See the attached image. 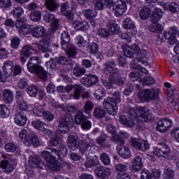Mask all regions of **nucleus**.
<instances>
[{
  "mask_svg": "<svg viewBox=\"0 0 179 179\" xmlns=\"http://www.w3.org/2000/svg\"><path fill=\"white\" fill-rule=\"evenodd\" d=\"M0 166L6 173H12L15 170V164L11 160H3L1 162Z\"/></svg>",
  "mask_w": 179,
  "mask_h": 179,
  "instance_id": "obj_27",
  "label": "nucleus"
},
{
  "mask_svg": "<svg viewBox=\"0 0 179 179\" xmlns=\"http://www.w3.org/2000/svg\"><path fill=\"white\" fill-rule=\"evenodd\" d=\"M123 27L124 29H127L128 30H131V33L132 36H135L137 33L136 27L135 26V23L134 21L129 17H127L123 21Z\"/></svg>",
  "mask_w": 179,
  "mask_h": 179,
  "instance_id": "obj_23",
  "label": "nucleus"
},
{
  "mask_svg": "<svg viewBox=\"0 0 179 179\" xmlns=\"http://www.w3.org/2000/svg\"><path fill=\"white\" fill-rule=\"evenodd\" d=\"M141 174V179H151L152 177V173L148 169H143Z\"/></svg>",
  "mask_w": 179,
  "mask_h": 179,
  "instance_id": "obj_64",
  "label": "nucleus"
},
{
  "mask_svg": "<svg viewBox=\"0 0 179 179\" xmlns=\"http://www.w3.org/2000/svg\"><path fill=\"white\" fill-rule=\"evenodd\" d=\"M3 101L6 104H10L13 101V92L6 89L2 92Z\"/></svg>",
  "mask_w": 179,
  "mask_h": 179,
  "instance_id": "obj_31",
  "label": "nucleus"
},
{
  "mask_svg": "<svg viewBox=\"0 0 179 179\" xmlns=\"http://www.w3.org/2000/svg\"><path fill=\"white\" fill-rule=\"evenodd\" d=\"M115 169L117 173H124L128 170V165L119 163L115 165Z\"/></svg>",
  "mask_w": 179,
  "mask_h": 179,
  "instance_id": "obj_56",
  "label": "nucleus"
},
{
  "mask_svg": "<svg viewBox=\"0 0 179 179\" xmlns=\"http://www.w3.org/2000/svg\"><path fill=\"white\" fill-rule=\"evenodd\" d=\"M141 83L144 86H152L155 85V80L152 77H145L141 80Z\"/></svg>",
  "mask_w": 179,
  "mask_h": 179,
  "instance_id": "obj_54",
  "label": "nucleus"
},
{
  "mask_svg": "<svg viewBox=\"0 0 179 179\" xmlns=\"http://www.w3.org/2000/svg\"><path fill=\"white\" fill-rule=\"evenodd\" d=\"M77 125H81V129L83 131H89L92 128V122L87 119L83 120H80V124H77Z\"/></svg>",
  "mask_w": 179,
  "mask_h": 179,
  "instance_id": "obj_48",
  "label": "nucleus"
},
{
  "mask_svg": "<svg viewBox=\"0 0 179 179\" xmlns=\"http://www.w3.org/2000/svg\"><path fill=\"white\" fill-rule=\"evenodd\" d=\"M117 153L122 157V159H129L132 154L131 153V150L127 146L123 145H118L116 147Z\"/></svg>",
  "mask_w": 179,
  "mask_h": 179,
  "instance_id": "obj_21",
  "label": "nucleus"
},
{
  "mask_svg": "<svg viewBox=\"0 0 179 179\" xmlns=\"http://www.w3.org/2000/svg\"><path fill=\"white\" fill-rule=\"evenodd\" d=\"M94 96L97 100L103 99V96H104V90H103L101 87H98V88L95 90Z\"/></svg>",
  "mask_w": 179,
  "mask_h": 179,
  "instance_id": "obj_60",
  "label": "nucleus"
},
{
  "mask_svg": "<svg viewBox=\"0 0 179 179\" xmlns=\"http://www.w3.org/2000/svg\"><path fill=\"white\" fill-rule=\"evenodd\" d=\"M44 120L46 121H48V122H51V121H54V114H52L50 111L49 110H45L43 113V116Z\"/></svg>",
  "mask_w": 179,
  "mask_h": 179,
  "instance_id": "obj_61",
  "label": "nucleus"
},
{
  "mask_svg": "<svg viewBox=\"0 0 179 179\" xmlns=\"http://www.w3.org/2000/svg\"><path fill=\"white\" fill-rule=\"evenodd\" d=\"M73 90L74 92L73 97H74L75 100H79V99H80V93H83V92H85V90L84 87L80 84H74Z\"/></svg>",
  "mask_w": 179,
  "mask_h": 179,
  "instance_id": "obj_35",
  "label": "nucleus"
},
{
  "mask_svg": "<svg viewBox=\"0 0 179 179\" xmlns=\"http://www.w3.org/2000/svg\"><path fill=\"white\" fill-rule=\"evenodd\" d=\"M97 34L98 36H100V37H110V31L108 30L104 29V28H101L97 31Z\"/></svg>",
  "mask_w": 179,
  "mask_h": 179,
  "instance_id": "obj_63",
  "label": "nucleus"
},
{
  "mask_svg": "<svg viewBox=\"0 0 179 179\" xmlns=\"http://www.w3.org/2000/svg\"><path fill=\"white\" fill-rule=\"evenodd\" d=\"M85 143V141H82L80 143V141H79V138L78 137H75L73 135L69 136L67 138V145L69 149L71 150H76L80 146L82 145V143Z\"/></svg>",
  "mask_w": 179,
  "mask_h": 179,
  "instance_id": "obj_19",
  "label": "nucleus"
},
{
  "mask_svg": "<svg viewBox=\"0 0 179 179\" xmlns=\"http://www.w3.org/2000/svg\"><path fill=\"white\" fill-rule=\"evenodd\" d=\"M151 11L148 7H143L139 13L140 17L142 20H146L150 16Z\"/></svg>",
  "mask_w": 179,
  "mask_h": 179,
  "instance_id": "obj_47",
  "label": "nucleus"
},
{
  "mask_svg": "<svg viewBox=\"0 0 179 179\" xmlns=\"http://www.w3.org/2000/svg\"><path fill=\"white\" fill-rule=\"evenodd\" d=\"M9 114H10V111L8 106L5 104L0 105V117L1 118H8L9 117Z\"/></svg>",
  "mask_w": 179,
  "mask_h": 179,
  "instance_id": "obj_44",
  "label": "nucleus"
},
{
  "mask_svg": "<svg viewBox=\"0 0 179 179\" xmlns=\"http://www.w3.org/2000/svg\"><path fill=\"white\" fill-rule=\"evenodd\" d=\"M87 50L90 54H96L99 51V45L96 43H92L87 46Z\"/></svg>",
  "mask_w": 179,
  "mask_h": 179,
  "instance_id": "obj_57",
  "label": "nucleus"
},
{
  "mask_svg": "<svg viewBox=\"0 0 179 179\" xmlns=\"http://www.w3.org/2000/svg\"><path fill=\"white\" fill-rule=\"evenodd\" d=\"M24 13L23 8L20 6L15 7L10 12V15L15 19H19Z\"/></svg>",
  "mask_w": 179,
  "mask_h": 179,
  "instance_id": "obj_41",
  "label": "nucleus"
},
{
  "mask_svg": "<svg viewBox=\"0 0 179 179\" xmlns=\"http://www.w3.org/2000/svg\"><path fill=\"white\" fill-rule=\"evenodd\" d=\"M164 13L163 12V10L160 8H155L154 11L152 13L150 21L153 24H155V23H157L162 17H163V14Z\"/></svg>",
  "mask_w": 179,
  "mask_h": 179,
  "instance_id": "obj_28",
  "label": "nucleus"
},
{
  "mask_svg": "<svg viewBox=\"0 0 179 179\" xmlns=\"http://www.w3.org/2000/svg\"><path fill=\"white\" fill-rule=\"evenodd\" d=\"M163 8L165 10H169L171 13H177L178 12V4L171 3V4H164Z\"/></svg>",
  "mask_w": 179,
  "mask_h": 179,
  "instance_id": "obj_42",
  "label": "nucleus"
},
{
  "mask_svg": "<svg viewBox=\"0 0 179 179\" xmlns=\"http://www.w3.org/2000/svg\"><path fill=\"white\" fill-rule=\"evenodd\" d=\"M154 155L158 157H164L165 159H170L171 156V149L166 143H159L154 147Z\"/></svg>",
  "mask_w": 179,
  "mask_h": 179,
  "instance_id": "obj_11",
  "label": "nucleus"
},
{
  "mask_svg": "<svg viewBox=\"0 0 179 179\" xmlns=\"http://www.w3.org/2000/svg\"><path fill=\"white\" fill-rule=\"evenodd\" d=\"M120 122L127 128H134L135 127V120L129 115H122L120 116Z\"/></svg>",
  "mask_w": 179,
  "mask_h": 179,
  "instance_id": "obj_22",
  "label": "nucleus"
},
{
  "mask_svg": "<svg viewBox=\"0 0 179 179\" xmlns=\"http://www.w3.org/2000/svg\"><path fill=\"white\" fill-rule=\"evenodd\" d=\"M73 73L76 78H81V76L86 73V70L80 66H76L73 69Z\"/></svg>",
  "mask_w": 179,
  "mask_h": 179,
  "instance_id": "obj_43",
  "label": "nucleus"
},
{
  "mask_svg": "<svg viewBox=\"0 0 179 179\" xmlns=\"http://www.w3.org/2000/svg\"><path fill=\"white\" fill-rule=\"evenodd\" d=\"M27 146H30L33 145L34 146H38L40 145V141L38 140V137L36 135V133L31 132L30 134L28 142L25 144Z\"/></svg>",
  "mask_w": 179,
  "mask_h": 179,
  "instance_id": "obj_36",
  "label": "nucleus"
},
{
  "mask_svg": "<svg viewBox=\"0 0 179 179\" xmlns=\"http://www.w3.org/2000/svg\"><path fill=\"white\" fill-rule=\"evenodd\" d=\"M173 127V122L169 119H162L157 123V129L159 132H166Z\"/></svg>",
  "mask_w": 179,
  "mask_h": 179,
  "instance_id": "obj_18",
  "label": "nucleus"
},
{
  "mask_svg": "<svg viewBox=\"0 0 179 179\" xmlns=\"http://www.w3.org/2000/svg\"><path fill=\"white\" fill-rule=\"evenodd\" d=\"M33 51H34V49L31 45H25L22 47L20 50V59L22 64L26 63L27 58L33 55Z\"/></svg>",
  "mask_w": 179,
  "mask_h": 179,
  "instance_id": "obj_17",
  "label": "nucleus"
},
{
  "mask_svg": "<svg viewBox=\"0 0 179 179\" xmlns=\"http://www.w3.org/2000/svg\"><path fill=\"white\" fill-rule=\"evenodd\" d=\"M94 115L96 118H104L107 115V111L104 110L101 106L95 107L94 109Z\"/></svg>",
  "mask_w": 179,
  "mask_h": 179,
  "instance_id": "obj_38",
  "label": "nucleus"
},
{
  "mask_svg": "<svg viewBox=\"0 0 179 179\" xmlns=\"http://www.w3.org/2000/svg\"><path fill=\"white\" fill-rule=\"evenodd\" d=\"M80 152L81 155H85L87 159L85 166L87 169H92V167H96V166L100 164L99 157L94 155L96 147L93 143H83L80 147Z\"/></svg>",
  "mask_w": 179,
  "mask_h": 179,
  "instance_id": "obj_1",
  "label": "nucleus"
},
{
  "mask_svg": "<svg viewBox=\"0 0 179 179\" xmlns=\"http://www.w3.org/2000/svg\"><path fill=\"white\" fill-rule=\"evenodd\" d=\"M51 38L44 36L38 43V48L42 52H51Z\"/></svg>",
  "mask_w": 179,
  "mask_h": 179,
  "instance_id": "obj_16",
  "label": "nucleus"
},
{
  "mask_svg": "<svg viewBox=\"0 0 179 179\" xmlns=\"http://www.w3.org/2000/svg\"><path fill=\"white\" fill-rule=\"evenodd\" d=\"M29 166H31V167L43 169V162L39 157H37V155H32L29 157Z\"/></svg>",
  "mask_w": 179,
  "mask_h": 179,
  "instance_id": "obj_29",
  "label": "nucleus"
},
{
  "mask_svg": "<svg viewBox=\"0 0 179 179\" xmlns=\"http://www.w3.org/2000/svg\"><path fill=\"white\" fill-rule=\"evenodd\" d=\"M112 97H107L103 100V107L110 115H117L118 105L121 103V92L115 91L111 94Z\"/></svg>",
  "mask_w": 179,
  "mask_h": 179,
  "instance_id": "obj_4",
  "label": "nucleus"
},
{
  "mask_svg": "<svg viewBox=\"0 0 179 179\" xmlns=\"http://www.w3.org/2000/svg\"><path fill=\"white\" fill-rule=\"evenodd\" d=\"M138 112L140 113V115L142 118L145 120H153V114L149 112V108L146 107H139Z\"/></svg>",
  "mask_w": 179,
  "mask_h": 179,
  "instance_id": "obj_33",
  "label": "nucleus"
},
{
  "mask_svg": "<svg viewBox=\"0 0 179 179\" xmlns=\"http://www.w3.org/2000/svg\"><path fill=\"white\" fill-rule=\"evenodd\" d=\"M138 97L141 101H152L159 99V89H145L138 93Z\"/></svg>",
  "mask_w": 179,
  "mask_h": 179,
  "instance_id": "obj_9",
  "label": "nucleus"
},
{
  "mask_svg": "<svg viewBox=\"0 0 179 179\" xmlns=\"http://www.w3.org/2000/svg\"><path fill=\"white\" fill-rule=\"evenodd\" d=\"M100 160L104 166H110L111 163V159H110V155L107 152H102L100 156Z\"/></svg>",
  "mask_w": 179,
  "mask_h": 179,
  "instance_id": "obj_46",
  "label": "nucleus"
},
{
  "mask_svg": "<svg viewBox=\"0 0 179 179\" xmlns=\"http://www.w3.org/2000/svg\"><path fill=\"white\" fill-rule=\"evenodd\" d=\"M27 92L28 94L31 97H36L37 96V93H38V90H37V87L35 85L30 86L27 88Z\"/></svg>",
  "mask_w": 179,
  "mask_h": 179,
  "instance_id": "obj_58",
  "label": "nucleus"
},
{
  "mask_svg": "<svg viewBox=\"0 0 179 179\" xmlns=\"http://www.w3.org/2000/svg\"><path fill=\"white\" fill-rule=\"evenodd\" d=\"M73 26L78 31H85L87 30V23L83 21H75L73 23Z\"/></svg>",
  "mask_w": 179,
  "mask_h": 179,
  "instance_id": "obj_40",
  "label": "nucleus"
},
{
  "mask_svg": "<svg viewBox=\"0 0 179 179\" xmlns=\"http://www.w3.org/2000/svg\"><path fill=\"white\" fill-rule=\"evenodd\" d=\"M5 150L10 153H15L16 156L20 155V148L14 143H8L4 145Z\"/></svg>",
  "mask_w": 179,
  "mask_h": 179,
  "instance_id": "obj_26",
  "label": "nucleus"
},
{
  "mask_svg": "<svg viewBox=\"0 0 179 179\" xmlns=\"http://www.w3.org/2000/svg\"><path fill=\"white\" fill-rule=\"evenodd\" d=\"M176 34L179 36L178 28L176 26H173L170 28L169 31H165L164 34V37H165L166 40H169V44H171V45H174V44L177 43V38L176 37ZM157 37H158L157 39V44L160 45V44L163 43V35L158 34Z\"/></svg>",
  "mask_w": 179,
  "mask_h": 179,
  "instance_id": "obj_7",
  "label": "nucleus"
},
{
  "mask_svg": "<svg viewBox=\"0 0 179 179\" xmlns=\"http://www.w3.org/2000/svg\"><path fill=\"white\" fill-rule=\"evenodd\" d=\"M66 50V54L69 58H73V59H75V58H76V55H78V48H76L73 45H69Z\"/></svg>",
  "mask_w": 179,
  "mask_h": 179,
  "instance_id": "obj_39",
  "label": "nucleus"
},
{
  "mask_svg": "<svg viewBox=\"0 0 179 179\" xmlns=\"http://www.w3.org/2000/svg\"><path fill=\"white\" fill-rule=\"evenodd\" d=\"M103 73L108 76H121L124 71L117 68V63L114 60H109L105 63Z\"/></svg>",
  "mask_w": 179,
  "mask_h": 179,
  "instance_id": "obj_10",
  "label": "nucleus"
},
{
  "mask_svg": "<svg viewBox=\"0 0 179 179\" xmlns=\"http://www.w3.org/2000/svg\"><path fill=\"white\" fill-rule=\"evenodd\" d=\"M14 121L17 125H20V127H23V125L26 124L27 122V117L24 115L23 112H19L15 117Z\"/></svg>",
  "mask_w": 179,
  "mask_h": 179,
  "instance_id": "obj_32",
  "label": "nucleus"
},
{
  "mask_svg": "<svg viewBox=\"0 0 179 179\" xmlns=\"http://www.w3.org/2000/svg\"><path fill=\"white\" fill-rule=\"evenodd\" d=\"M31 20L33 22H38L41 19V13L40 11H34L30 14Z\"/></svg>",
  "mask_w": 179,
  "mask_h": 179,
  "instance_id": "obj_59",
  "label": "nucleus"
},
{
  "mask_svg": "<svg viewBox=\"0 0 179 179\" xmlns=\"http://www.w3.org/2000/svg\"><path fill=\"white\" fill-rule=\"evenodd\" d=\"M43 20H45L46 23H50L51 22L52 23L54 20H58V19L55 18V15L47 13V14H45L43 17Z\"/></svg>",
  "mask_w": 179,
  "mask_h": 179,
  "instance_id": "obj_62",
  "label": "nucleus"
},
{
  "mask_svg": "<svg viewBox=\"0 0 179 179\" xmlns=\"http://www.w3.org/2000/svg\"><path fill=\"white\" fill-rule=\"evenodd\" d=\"M131 0H120L117 1L115 8V15L117 17L122 16L127 12V4L129 3Z\"/></svg>",
  "mask_w": 179,
  "mask_h": 179,
  "instance_id": "obj_15",
  "label": "nucleus"
},
{
  "mask_svg": "<svg viewBox=\"0 0 179 179\" xmlns=\"http://www.w3.org/2000/svg\"><path fill=\"white\" fill-rule=\"evenodd\" d=\"M40 58L38 57H32L27 64V68L31 73H36L40 79L45 82L48 77L47 76V71L44 70L39 64Z\"/></svg>",
  "mask_w": 179,
  "mask_h": 179,
  "instance_id": "obj_6",
  "label": "nucleus"
},
{
  "mask_svg": "<svg viewBox=\"0 0 179 179\" xmlns=\"http://www.w3.org/2000/svg\"><path fill=\"white\" fill-rule=\"evenodd\" d=\"M45 111V110L43 108V106H38L37 105H36L33 109V113L36 117H43Z\"/></svg>",
  "mask_w": 179,
  "mask_h": 179,
  "instance_id": "obj_53",
  "label": "nucleus"
},
{
  "mask_svg": "<svg viewBox=\"0 0 179 179\" xmlns=\"http://www.w3.org/2000/svg\"><path fill=\"white\" fill-rule=\"evenodd\" d=\"M111 141L115 142V143H119V145H124L125 143L123 137L120 134H117V132L112 134Z\"/></svg>",
  "mask_w": 179,
  "mask_h": 179,
  "instance_id": "obj_51",
  "label": "nucleus"
},
{
  "mask_svg": "<svg viewBox=\"0 0 179 179\" xmlns=\"http://www.w3.org/2000/svg\"><path fill=\"white\" fill-rule=\"evenodd\" d=\"M31 124L34 128H36V129L43 131V129H44V126L45 125V123H44V122L41 120H36L32 122Z\"/></svg>",
  "mask_w": 179,
  "mask_h": 179,
  "instance_id": "obj_52",
  "label": "nucleus"
},
{
  "mask_svg": "<svg viewBox=\"0 0 179 179\" xmlns=\"http://www.w3.org/2000/svg\"><path fill=\"white\" fill-rule=\"evenodd\" d=\"M57 64L59 65H73L71 60L68 59L65 56H60L59 57L55 58Z\"/></svg>",
  "mask_w": 179,
  "mask_h": 179,
  "instance_id": "obj_45",
  "label": "nucleus"
},
{
  "mask_svg": "<svg viewBox=\"0 0 179 179\" xmlns=\"http://www.w3.org/2000/svg\"><path fill=\"white\" fill-rule=\"evenodd\" d=\"M131 146L136 149V150H141V152H146L150 148L148 141L139 140L138 138H131Z\"/></svg>",
  "mask_w": 179,
  "mask_h": 179,
  "instance_id": "obj_14",
  "label": "nucleus"
},
{
  "mask_svg": "<svg viewBox=\"0 0 179 179\" xmlns=\"http://www.w3.org/2000/svg\"><path fill=\"white\" fill-rule=\"evenodd\" d=\"M94 172L97 177L102 179L108 178L111 176V169L104 166L96 167Z\"/></svg>",
  "mask_w": 179,
  "mask_h": 179,
  "instance_id": "obj_20",
  "label": "nucleus"
},
{
  "mask_svg": "<svg viewBox=\"0 0 179 179\" xmlns=\"http://www.w3.org/2000/svg\"><path fill=\"white\" fill-rule=\"evenodd\" d=\"M19 136L22 141V142H23V143H24L26 145V143H27V142H29V138H30V135H29V132L27 131V130L26 129H22L20 134H19Z\"/></svg>",
  "mask_w": 179,
  "mask_h": 179,
  "instance_id": "obj_49",
  "label": "nucleus"
},
{
  "mask_svg": "<svg viewBox=\"0 0 179 179\" xmlns=\"http://www.w3.org/2000/svg\"><path fill=\"white\" fill-rule=\"evenodd\" d=\"M72 125H73V118L72 115L66 114L64 117L60 119L59 129L62 134H69Z\"/></svg>",
  "mask_w": 179,
  "mask_h": 179,
  "instance_id": "obj_13",
  "label": "nucleus"
},
{
  "mask_svg": "<svg viewBox=\"0 0 179 179\" xmlns=\"http://www.w3.org/2000/svg\"><path fill=\"white\" fill-rule=\"evenodd\" d=\"M3 71L4 78L12 76V73H13V62L11 60L6 62L3 66Z\"/></svg>",
  "mask_w": 179,
  "mask_h": 179,
  "instance_id": "obj_25",
  "label": "nucleus"
},
{
  "mask_svg": "<svg viewBox=\"0 0 179 179\" xmlns=\"http://www.w3.org/2000/svg\"><path fill=\"white\" fill-rule=\"evenodd\" d=\"M175 176L176 171L171 169H168L164 173V179H174Z\"/></svg>",
  "mask_w": 179,
  "mask_h": 179,
  "instance_id": "obj_55",
  "label": "nucleus"
},
{
  "mask_svg": "<svg viewBox=\"0 0 179 179\" xmlns=\"http://www.w3.org/2000/svg\"><path fill=\"white\" fill-rule=\"evenodd\" d=\"M61 45L62 50L66 51L68 50V47H69V43H71V36L68 31H64L61 34Z\"/></svg>",
  "mask_w": 179,
  "mask_h": 179,
  "instance_id": "obj_24",
  "label": "nucleus"
},
{
  "mask_svg": "<svg viewBox=\"0 0 179 179\" xmlns=\"http://www.w3.org/2000/svg\"><path fill=\"white\" fill-rule=\"evenodd\" d=\"M143 167V158H142L141 156L135 157L132 162V169L134 170V171H139V170H141Z\"/></svg>",
  "mask_w": 179,
  "mask_h": 179,
  "instance_id": "obj_30",
  "label": "nucleus"
},
{
  "mask_svg": "<svg viewBox=\"0 0 179 179\" xmlns=\"http://www.w3.org/2000/svg\"><path fill=\"white\" fill-rule=\"evenodd\" d=\"M84 16L86 19H94L97 16L96 10L87 9L84 11Z\"/></svg>",
  "mask_w": 179,
  "mask_h": 179,
  "instance_id": "obj_50",
  "label": "nucleus"
},
{
  "mask_svg": "<svg viewBox=\"0 0 179 179\" xmlns=\"http://www.w3.org/2000/svg\"><path fill=\"white\" fill-rule=\"evenodd\" d=\"M122 50L124 52V57L127 58H134V55L136 56L137 59H143L148 58L149 52L144 49H141L139 45L136 43H134L131 46L123 44L122 45Z\"/></svg>",
  "mask_w": 179,
  "mask_h": 179,
  "instance_id": "obj_5",
  "label": "nucleus"
},
{
  "mask_svg": "<svg viewBox=\"0 0 179 179\" xmlns=\"http://www.w3.org/2000/svg\"><path fill=\"white\" fill-rule=\"evenodd\" d=\"M41 157L46 161L49 170L52 171H59L61 170L60 165L57 162V160L61 159V155L57 149L51 148H48V150L42 151Z\"/></svg>",
  "mask_w": 179,
  "mask_h": 179,
  "instance_id": "obj_3",
  "label": "nucleus"
},
{
  "mask_svg": "<svg viewBox=\"0 0 179 179\" xmlns=\"http://www.w3.org/2000/svg\"><path fill=\"white\" fill-rule=\"evenodd\" d=\"M125 83H127V78L111 76L108 78V80L103 82V85L106 89H113V87H114V85L119 87H122Z\"/></svg>",
  "mask_w": 179,
  "mask_h": 179,
  "instance_id": "obj_12",
  "label": "nucleus"
},
{
  "mask_svg": "<svg viewBox=\"0 0 179 179\" xmlns=\"http://www.w3.org/2000/svg\"><path fill=\"white\" fill-rule=\"evenodd\" d=\"M93 108H94V105L93 102L91 101H87L84 105V110L85 114L88 115L86 116L83 111H78L76 115V124H80V121H83V120H89L92 118V115L90 114V111H93Z\"/></svg>",
  "mask_w": 179,
  "mask_h": 179,
  "instance_id": "obj_8",
  "label": "nucleus"
},
{
  "mask_svg": "<svg viewBox=\"0 0 179 179\" xmlns=\"http://www.w3.org/2000/svg\"><path fill=\"white\" fill-rule=\"evenodd\" d=\"M26 22H27V20L25 18H21L16 21L15 26L16 28L18 29L19 33L24 35L31 33L33 37H43L45 31L44 27L39 26L33 28L31 25L27 24Z\"/></svg>",
  "mask_w": 179,
  "mask_h": 179,
  "instance_id": "obj_2",
  "label": "nucleus"
},
{
  "mask_svg": "<svg viewBox=\"0 0 179 179\" xmlns=\"http://www.w3.org/2000/svg\"><path fill=\"white\" fill-rule=\"evenodd\" d=\"M45 6L50 12H55L59 8L57 0H45Z\"/></svg>",
  "mask_w": 179,
  "mask_h": 179,
  "instance_id": "obj_34",
  "label": "nucleus"
},
{
  "mask_svg": "<svg viewBox=\"0 0 179 179\" xmlns=\"http://www.w3.org/2000/svg\"><path fill=\"white\" fill-rule=\"evenodd\" d=\"M107 27L112 33V34H118L120 31V27L117 24V22L115 20H110L107 23Z\"/></svg>",
  "mask_w": 179,
  "mask_h": 179,
  "instance_id": "obj_37",
  "label": "nucleus"
}]
</instances>
